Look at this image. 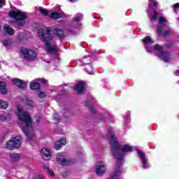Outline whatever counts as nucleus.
Returning a JSON list of instances; mask_svg holds the SVG:
<instances>
[{"mask_svg": "<svg viewBox=\"0 0 179 179\" xmlns=\"http://www.w3.org/2000/svg\"><path fill=\"white\" fill-rule=\"evenodd\" d=\"M109 142L110 143V149L113 157L117 159V162H122V159H124L122 153H128L133 150L132 146L128 144L124 145L121 148V145L117 141V138H115L114 134L110 136Z\"/></svg>", "mask_w": 179, "mask_h": 179, "instance_id": "nucleus-1", "label": "nucleus"}, {"mask_svg": "<svg viewBox=\"0 0 179 179\" xmlns=\"http://www.w3.org/2000/svg\"><path fill=\"white\" fill-rule=\"evenodd\" d=\"M38 34V36L41 37L43 39V41L46 47V50L48 52H51L52 54H57V52H58L57 48L50 43V42L52 41L53 40L52 35L51 34V30H50V29H46V34L44 32V29H39Z\"/></svg>", "mask_w": 179, "mask_h": 179, "instance_id": "nucleus-2", "label": "nucleus"}, {"mask_svg": "<svg viewBox=\"0 0 179 179\" xmlns=\"http://www.w3.org/2000/svg\"><path fill=\"white\" fill-rule=\"evenodd\" d=\"M20 124H23L24 122L25 127H22V132L27 136V142H31L33 141L34 135L29 134V129L31 128V122H33V120L30 117V115L22 113L19 116Z\"/></svg>", "mask_w": 179, "mask_h": 179, "instance_id": "nucleus-3", "label": "nucleus"}, {"mask_svg": "<svg viewBox=\"0 0 179 179\" xmlns=\"http://www.w3.org/2000/svg\"><path fill=\"white\" fill-rule=\"evenodd\" d=\"M22 136H17L11 138L6 143V149L8 150H13L14 149H19L22 146Z\"/></svg>", "mask_w": 179, "mask_h": 179, "instance_id": "nucleus-4", "label": "nucleus"}, {"mask_svg": "<svg viewBox=\"0 0 179 179\" xmlns=\"http://www.w3.org/2000/svg\"><path fill=\"white\" fill-rule=\"evenodd\" d=\"M20 52L22 54L24 59H27V61H34L36 57H37V55L34 50L27 49L26 48H21Z\"/></svg>", "mask_w": 179, "mask_h": 179, "instance_id": "nucleus-5", "label": "nucleus"}, {"mask_svg": "<svg viewBox=\"0 0 179 179\" xmlns=\"http://www.w3.org/2000/svg\"><path fill=\"white\" fill-rule=\"evenodd\" d=\"M9 16L13 19H15V20H26L27 19V15L20 10H10L9 11Z\"/></svg>", "mask_w": 179, "mask_h": 179, "instance_id": "nucleus-6", "label": "nucleus"}, {"mask_svg": "<svg viewBox=\"0 0 179 179\" xmlns=\"http://www.w3.org/2000/svg\"><path fill=\"white\" fill-rule=\"evenodd\" d=\"M86 86V83L83 81H80L77 83L75 90L77 91V93L78 94H85L86 93V88L85 87Z\"/></svg>", "mask_w": 179, "mask_h": 179, "instance_id": "nucleus-7", "label": "nucleus"}, {"mask_svg": "<svg viewBox=\"0 0 179 179\" xmlns=\"http://www.w3.org/2000/svg\"><path fill=\"white\" fill-rule=\"evenodd\" d=\"M11 82L14 85H16L18 87V89H26V87H27V83L19 78H14Z\"/></svg>", "mask_w": 179, "mask_h": 179, "instance_id": "nucleus-8", "label": "nucleus"}, {"mask_svg": "<svg viewBox=\"0 0 179 179\" xmlns=\"http://www.w3.org/2000/svg\"><path fill=\"white\" fill-rule=\"evenodd\" d=\"M41 156L43 160H50L51 159V152L47 148H42Z\"/></svg>", "mask_w": 179, "mask_h": 179, "instance_id": "nucleus-9", "label": "nucleus"}, {"mask_svg": "<svg viewBox=\"0 0 179 179\" xmlns=\"http://www.w3.org/2000/svg\"><path fill=\"white\" fill-rule=\"evenodd\" d=\"M96 176H101L106 173V166L101 164V162H99V164L96 165Z\"/></svg>", "mask_w": 179, "mask_h": 179, "instance_id": "nucleus-10", "label": "nucleus"}, {"mask_svg": "<svg viewBox=\"0 0 179 179\" xmlns=\"http://www.w3.org/2000/svg\"><path fill=\"white\" fill-rule=\"evenodd\" d=\"M64 145H66V139L61 138L60 140L56 141L54 143L53 147L56 150H59V149H61Z\"/></svg>", "mask_w": 179, "mask_h": 179, "instance_id": "nucleus-11", "label": "nucleus"}, {"mask_svg": "<svg viewBox=\"0 0 179 179\" xmlns=\"http://www.w3.org/2000/svg\"><path fill=\"white\" fill-rule=\"evenodd\" d=\"M53 33H55V36H57L58 38H66V35H65V32H64V29H61L59 28H55L53 30Z\"/></svg>", "mask_w": 179, "mask_h": 179, "instance_id": "nucleus-12", "label": "nucleus"}, {"mask_svg": "<svg viewBox=\"0 0 179 179\" xmlns=\"http://www.w3.org/2000/svg\"><path fill=\"white\" fill-rule=\"evenodd\" d=\"M159 16H162V10L154 8L150 20L156 22L159 19Z\"/></svg>", "mask_w": 179, "mask_h": 179, "instance_id": "nucleus-13", "label": "nucleus"}, {"mask_svg": "<svg viewBox=\"0 0 179 179\" xmlns=\"http://www.w3.org/2000/svg\"><path fill=\"white\" fill-rule=\"evenodd\" d=\"M159 57V58H163L164 62H170V53L168 51H162Z\"/></svg>", "mask_w": 179, "mask_h": 179, "instance_id": "nucleus-14", "label": "nucleus"}, {"mask_svg": "<svg viewBox=\"0 0 179 179\" xmlns=\"http://www.w3.org/2000/svg\"><path fill=\"white\" fill-rule=\"evenodd\" d=\"M8 85L6 83L3 81H0V93L1 94H6L8 93Z\"/></svg>", "mask_w": 179, "mask_h": 179, "instance_id": "nucleus-15", "label": "nucleus"}, {"mask_svg": "<svg viewBox=\"0 0 179 179\" xmlns=\"http://www.w3.org/2000/svg\"><path fill=\"white\" fill-rule=\"evenodd\" d=\"M57 162L61 166H68V164H69V163H70V162L68 159L61 157V155H59L58 157L57 158Z\"/></svg>", "mask_w": 179, "mask_h": 179, "instance_id": "nucleus-16", "label": "nucleus"}, {"mask_svg": "<svg viewBox=\"0 0 179 179\" xmlns=\"http://www.w3.org/2000/svg\"><path fill=\"white\" fill-rule=\"evenodd\" d=\"M137 153L142 161L144 167H146V155L141 150H137Z\"/></svg>", "mask_w": 179, "mask_h": 179, "instance_id": "nucleus-17", "label": "nucleus"}, {"mask_svg": "<svg viewBox=\"0 0 179 179\" xmlns=\"http://www.w3.org/2000/svg\"><path fill=\"white\" fill-rule=\"evenodd\" d=\"M49 17L52 19L53 20H57L58 19H61L62 17V14L59 12H53L49 14Z\"/></svg>", "mask_w": 179, "mask_h": 179, "instance_id": "nucleus-18", "label": "nucleus"}, {"mask_svg": "<svg viewBox=\"0 0 179 179\" xmlns=\"http://www.w3.org/2000/svg\"><path fill=\"white\" fill-rule=\"evenodd\" d=\"M29 87L31 90H40V89H41L40 83L37 82L31 83L29 85Z\"/></svg>", "mask_w": 179, "mask_h": 179, "instance_id": "nucleus-19", "label": "nucleus"}, {"mask_svg": "<svg viewBox=\"0 0 179 179\" xmlns=\"http://www.w3.org/2000/svg\"><path fill=\"white\" fill-rule=\"evenodd\" d=\"M85 71L90 75H94V73H96V69L94 67L92 66V65H90V64L85 67Z\"/></svg>", "mask_w": 179, "mask_h": 179, "instance_id": "nucleus-20", "label": "nucleus"}, {"mask_svg": "<svg viewBox=\"0 0 179 179\" xmlns=\"http://www.w3.org/2000/svg\"><path fill=\"white\" fill-rule=\"evenodd\" d=\"M92 57L90 56H85L83 59V65H90Z\"/></svg>", "mask_w": 179, "mask_h": 179, "instance_id": "nucleus-21", "label": "nucleus"}, {"mask_svg": "<svg viewBox=\"0 0 179 179\" xmlns=\"http://www.w3.org/2000/svg\"><path fill=\"white\" fill-rule=\"evenodd\" d=\"M4 29L7 34H9V36H13L15 34V30L10 26H6L4 27Z\"/></svg>", "mask_w": 179, "mask_h": 179, "instance_id": "nucleus-22", "label": "nucleus"}, {"mask_svg": "<svg viewBox=\"0 0 179 179\" xmlns=\"http://www.w3.org/2000/svg\"><path fill=\"white\" fill-rule=\"evenodd\" d=\"M10 157L13 162H17L20 159V154L13 152L10 155Z\"/></svg>", "mask_w": 179, "mask_h": 179, "instance_id": "nucleus-23", "label": "nucleus"}, {"mask_svg": "<svg viewBox=\"0 0 179 179\" xmlns=\"http://www.w3.org/2000/svg\"><path fill=\"white\" fill-rule=\"evenodd\" d=\"M143 43L144 44H153V40L152 39V38L150 36H147L143 38Z\"/></svg>", "mask_w": 179, "mask_h": 179, "instance_id": "nucleus-24", "label": "nucleus"}, {"mask_svg": "<svg viewBox=\"0 0 179 179\" xmlns=\"http://www.w3.org/2000/svg\"><path fill=\"white\" fill-rule=\"evenodd\" d=\"M12 120V115L8 114L7 116L0 115V121H10Z\"/></svg>", "mask_w": 179, "mask_h": 179, "instance_id": "nucleus-25", "label": "nucleus"}, {"mask_svg": "<svg viewBox=\"0 0 179 179\" xmlns=\"http://www.w3.org/2000/svg\"><path fill=\"white\" fill-rule=\"evenodd\" d=\"M12 39L10 38H8L3 41V44L4 47H9V45H12Z\"/></svg>", "mask_w": 179, "mask_h": 179, "instance_id": "nucleus-26", "label": "nucleus"}, {"mask_svg": "<svg viewBox=\"0 0 179 179\" xmlns=\"http://www.w3.org/2000/svg\"><path fill=\"white\" fill-rule=\"evenodd\" d=\"M8 102L3 101L1 99H0V108H2L3 110H6V108H8Z\"/></svg>", "mask_w": 179, "mask_h": 179, "instance_id": "nucleus-27", "label": "nucleus"}, {"mask_svg": "<svg viewBox=\"0 0 179 179\" xmlns=\"http://www.w3.org/2000/svg\"><path fill=\"white\" fill-rule=\"evenodd\" d=\"M148 3L150 6H153V8H157L159 6V2L157 0H148Z\"/></svg>", "mask_w": 179, "mask_h": 179, "instance_id": "nucleus-28", "label": "nucleus"}, {"mask_svg": "<svg viewBox=\"0 0 179 179\" xmlns=\"http://www.w3.org/2000/svg\"><path fill=\"white\" fill-rule=\"evenodd\" d=\"M85 106H88L90 108V111L92 113V114H96V109L93 107H92V106H89V100H86L85 101Z\"/></svg>", "mask_w": 179, "mask_h": 179, "instance_id": "nucleus-29", "label": "nucleus"}, {"mask_svg": "<svg viewBox=\"0 0 179 179\" xmlns=\"http://www.w3.org/2000/svg\"><path fill=\"white\" fill-rule=\"evenodd\" d=\"M25 105L28 106V107H34V102L29 99H27Z\"/></svg>", "mask_w": 179, "mask_h": 179, "instance_id": "nucleus-30", "label": "nucleus"}, {"mask_svg": "<svg viewBox=\"0 0 179 179\" xmlns=\"http://www.w3.org/2000/svg\"><path fill=\"white\" fill-rule=\"evenodd\" d=\"M67 31L69 34H71V36H76L78 34V32L73 29V28L67 29Z\"/></svg>", "mask_w": 179, "mask_h": 179, "instance_id": "nucleus-31", "label": "nucleus"}, {"mask_svg": "<svg viewBox=\"0 0 179 179\" xmlns=\"http://www.w3.org/2000/svg\"><path fill=\"white\" fill-rule=\"evenodd\" d=\"M39 12H40L41 13H42V15H43V16H47V15H48V13H49V12H48V10H45V8H42V7H41V8H39Z\"/></svg>", "mask_w": 179, "mask_h": 179, "instance_id": "nucleus-32", "label": "nucleus"}, {"mask_svg": "<svg viewBox=\"0 0 179 179\" xmlns=\"http://www.w3.org/2000/svg\"><path fill=\"white\" fill-rule=\"evenodd\" d=\"M154 50H155V51H159V52H162L163 51V47L160 46L159 44H155L154 46Z\"/></svg>", "mask_w": 179, "mask_h": 179, "instance_id": "nucleus-33", "label": "nucleus"}, {"mask_svg": "<svg viewBox=\"0 0 179 179\" xmlns=\"http://www.w3.org/2000/svg\"><path fill=\"white\" fill-rule=\"evenodd\" d=\"M35 120L36 121L34 122V124H36V125H38V124H40V120H41V117L40 116V115H36Z\"/></svg>", "mask_w": 179, "mask_h": 179, "instance_id": "nucleus-34", "label": "nucleus"}, {"mask_svg": "<svg viewBox=\"0 0 179 179\" xmlns=\"http://www.w3.org/2000/svg\"><path fill=\"white\" fill-rule=\"evenodd\" d=\"M39 99H45L47 97V94L45 92L41 91L38 93Z\"/></svg>", "mask_w": 179, "mask_h": 179, "instance_id": "nucleus-35", "label": "nucleus"}, {"mask_svg": "<svg viewBox=\"0 0 179 179\" xmlns=\"http://www.w3.org/2000/svg\"><path fill=\"white\" fill-rule=\"evenodd\" d=\"M159 24H164V23H166V18H164V17L163 16H159Z\"/></svg>", "mask_w": 179, "mask_h": 179, "instance_id": "nucleus-36", "label": "nucleus"}, {"mask_svg": "<svg viewBox=\"0 0 179 179\" xmlns=\"http://www.w3.org/2000/svg\"><path fill=\"white\" fill-rule=\"evenodd\" d=\"M23 20H17L16 23L18 27H23L24 26V22H22Z\"/></svg>", "mask_w": 179, "mask_h": 179, "instance_id": "nucleus-37", "label": "nucleus"}, {"mask_svg": "<svg viewBox=\"0 0 179 179\" xmlns=\"http://www.w3.org/2000/svg\"><path fill=\"white\" fill-rule=\"evenodd\" d=\"M47 171L51 177H55V173H54V171L52 169H49Z\"/></svg>", "mask_w": 179, "mask_h": 179, "instance_id": "nucleus-38", "label": "nucleus"}, {"mask_svg": "<svg viewBox=\"0 0 179 179\" xmlns=\"http://www.w3.org/2000/svg\"><path fill=\"white\" fill-rule=\"evenodd\" d=\"M53 120H55V121H57V122H59V116H58V114L55 113L53 115Z\"/></svg>", "mask_w": 179, "mask_h": 179, "instance_id": "nucleus-39", "label": "nucleus"}, {"mask_svg": "<svg viewBox=\"0 0 179 179\" xmlns=\"http://www.w3.org/2000/svg\"><path fill=\"white\" fill-rule=\"evenodd\" d=\"M163 32V27L162 26H159L157 29V33L158 34H160V33Z\"/></svg>", "mask_w": 179, "mask_h": 179, "instance_id": "nucleus-40", "label": "nucleus"}, {"mask_svg": "<svg viewBox=\"0 0 179 179\" xmlns=\"http://www.w3.org/2000/svg\"><path fill=\"white\" fill-rule=\"evenodd\" d=\"M39 82H41V83H42V85H47V83H48V81L47 80H45L44 78H41L39 80Z\"/></svg>", "mask_w": 179, "mask_h": 179, "instance_id": "nucleus-41", "label": "nucleus"}, {"mask_svg": "<svg viewBox=\"0 0 179 179\" xmlns=\"http://www.w3.org/2000/svg\"><path fill=\"white\" fill-rule=\"evenodd\" d=\"M164 37H169L170 36V31L169 30H166L164 32Z\"/></svg>", "mask_w": 179, "mask_h": 179, "instance_id": "nucleus-42", "label": "nucleus"}, {"mask_svg": "<svg viewBox=\"0 0 179 179\" xmlns=\"http://www.w3.org/2000/svg\"><path fill=\"white\" fill-rule=\"evenodd\" d=\"M174 9H178L179 8V3H177L176 4H173L172 6Z\"/></svg>", "mask_w": 179, "mask_h": 179, "instance_id": "nucleus-43", "label": "nucleus"}, {"mask_svg": "<svg viewBox=\"0 0 179 179\" xmlns=\"http://www.w3.org/2000/svg\"><path fill=\"white\" fill-rule=\"evenodd\" d=\"M43 169H45V170H48V169H50V167L48 166H47L45 164H43Z\"/></svg>", "mask_w": 179, "mask_h": 179, "instance_id": "nucleus-44", "label": "nucleus"}, {"mask_svg": "<svg viewBox=\"0 0 179 179\" xmlns=\"http://www.w3.org/2000/svg\"><path fill=\"white\" fill-rule=\"evenodd\" d=\"M6 0H0V8L2 7V5H3L4 3H6Z\"/></svg>", "mask_w": 179, "mask_h": 179, "instance_id": "nucleus-45", "label": "nucleus"}, {"mask_svg": "<svg viewBox=\"0 0 179 179\" xmlns=\"http://www.w3.org/2000/svg\"><path fill=\"white\" fill-rule=\"evenodd\" d=\"M74 22H80V17H74Z\"/></svg>", "mask_w": 179, "mask_h": 179, "instance_id": "nucleus-46", "label": "nucleus"}, {"mask_svg": "<svg viewBox=\"0 0 179 179\" xmlns=\"http://www.w3.org/2000/svg\"><path fill=\"white\" fill-rule=\"evenodd\" d=\"M175 76H179V69L175 71Z\"/></svg>", "mask_w": 179, "mask_h": 179, "instance_id": "nucleus-47", "label": "nucleus"}, {"mask_svg": "<svg viewBox=\"0 0 179 179\" xmlns=\"http://www.w3.org/2000/svg\"><path fill=\"white\" fill-rule=\"evenodd\" d=\"M35 179H44V178H43V176L38 175V176H37L35 178Z\"/></svg>", "mask_w": 179, "mask_h": 179, "instance_id": "nucleus-48", "label": "nucleus"}, {"mask_svg": "<svg viewBox=\"0 0 179 179\" xmlns=\"http://www.w3.org/2000/svg\"><path fill=\"white\" fill-rule=\"evenodd\" d=\"M70 1V2H75V1H76V0H69Z\"/></svg>", "mask_w": 179, "mask_h": 179, "instance_id": "nucleus-49", "label": "nucleus"}, {"mask_svg": "<svg viewBox=\"0 0 179 179\" xmlns=\"http://www.w3.org/2000/svg\"><path fill=\"white\" fill-rule=\"evenodd\" d=\"M18 111H20V109L18 108Z\"/></svg>", "mask_w": 179, "mask_h": 179, "instance_id": "nucleus-50", "label": "nucleus"}, {"mask_svg": "<svg viewBox=\"0 0 179 179\" xmlns=\"http://www.w3.org/2000/svg\"><path fill=\"white\" fill-rule=\"evenodd\" d=\"M0 31H1V26H0Z\"/></svg>", "mask_w": 179, "mask_h": 179, "instance_id": "nucleus-51", "label": "nucleus"}]
</instances>
